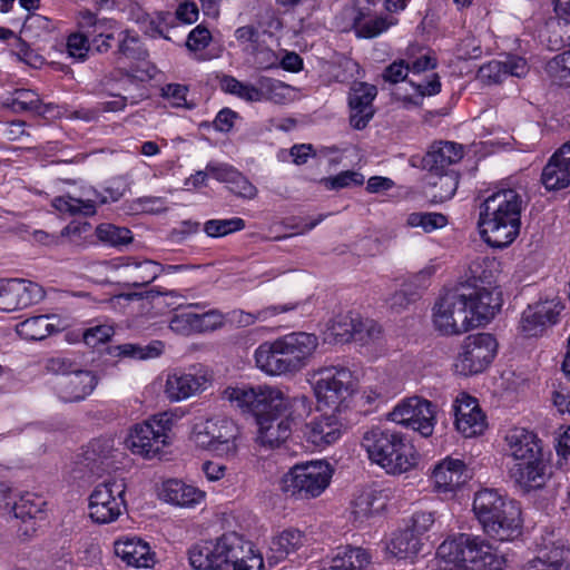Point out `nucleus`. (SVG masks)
<instances>
[{
	"mask_svg": "<svg viewBox=\"0 0 570 570\" xmlns=\"http://www.w3.org/2000/svg\"><path fill=\"white\" fill-rule=\"evenodd\" d=\"M223 399L255 416L258 426L256 442L261 448H281L292 435L294 419L288 399L271 386H228Z\"/></svg>",
	"mask_w": 570,
	"mask_h": 570,
	"instance_id": "obj_1",
	"label": "nucleus"
},
{
	"mask_svg": "<svg viewBox=\"0 0 570 570\" xmlns=\"http://www.w3.org/2000/svg\"><path fill=\"white\" fill-rule=\"evenodd\" d=\"M523 207V196L517 189L503 188L489 195L480 205L479 225L484 240L498 248L510 245L519 235Z\"/></svg>",
	"mask_w": 570,
	"mask_h": 570,
	"instance_id": "obj_2",
	"label": "nucleus"
},
{
	"mask_svg": "<svg viewBox=\"0 0 570 570\" xmlns=\"http://www.w3.org/2000/svg\"><path fill=\"white\" fill-rule=\"evenodd\" d=\"M317 346L315 334L293 332L262 343L255 350V363L267 375L295 374L307 365Z\"/></svg>",
	"mask_w": 570,
	"mask_h": 570,
	"instance_id": "obj_3",
	"label": "nucleus"
},
{
	"mask_svg": "<svg viewBox=\"0 0 570 570\" xmlns=\"http://www.w3.org/2000/svg\"><path fill=\"white\" fill-rule=\"evenodd\" d=\"M438 557L450 570H468L472 567L485 570H504L508 554L500 552L485 539L469 533H459L444 540L438 548Z\"/></svg>",
	"mask_w": 570,
	"mask_h": 570,
	"instance_id": "obj_4",
	"label": "nucleus"
},
{
	"mask_svg": "<svg viewBox=\"0 0 570 570\" xmlns=\"http://www.w3.org/2000/svg\"><path fill=\"white\" fill-rule=\"evenodd\" d=\"M368 459L389 474H401L416 464L414 448L405 436L385 426H373L362 438Z\"/></svg>",
	"mask_w": 570,
	"mask_h": 570,
	"instance_id": "obj_5",
	"label": "nucleus"
},
{
	"mask_svg": "<svg viewBox=\"0 0 570 570\" xmlns=\"http://www.w3.org/2000/svg\"><path fill=\"white\" fill-rule=\"evenodd\" d=\"M313 390L318 404L341 412L357 389L353 372L341 365L324 366L314 373Z\"/></svg>",
	"mask_w": 570,
	"mask_h": 570,
	"instance_id": "obj_6",
	"label": "nucleus"
},
{
	"mask_svg": "<svg viewBox=\"0 0 570 570\" xmlns=\"http://www.w3.org/2000/svg\"><path fill=\"white\" fill-rule=\"evenodd\" d=\"M331 478L332 471L326 462L298 463L282 478V491L297 499H313L324 492Z\"/></svg>",
	"mask_w": 570,
	"mask_h": 570,
	"instance_id": "obj_7",
	"label": "nucleus"
},
{
	"mask_svg": "<svg viewBox=\"0 0 570 570\" xmlns=\"http://www.w3.org/2000/svg\"><path fill=\"white\" fill-rule=\"evenodd\" d=\"M48 368L59 375L53 390L58 399L65 403L83 401L98 383L91 371L75 368L73 363L63 357L51 358Z\"/></svg>",
	"mask_w": 570,
	"mask_h": 570,
	"instance_id": "obj_8",
	"label": "nucleus"
},
{
	"mask_svg": "<svg viewBox=\"0 0 570 570\" xmlns=\"http://www.w3.org/2000/svg\"><path fill=\"white\" fill-rule=\"evenodd\" d=\"M148 56L138 33L130 29H127L111 53L115 69L130 82H142L153 78L155 68L147 62Z\"/></svg>",
	"mask_w": 570,
	"mask_h": 570,
	"instance_id": "obj_9",
	"label": "nucleus"
},
{
	"mask_svg": "<svg viewBox=\"0 0 570 570\" xmlns=\"http://www.w3.org/2000/svg\"><path fill=\"white\" fill-rule=\"evenodd\" d=\"M470 294L453 288L448 291L435 304L433 324L443 335H458L472 328L471 317L465 306V298Z\"/></svg>",
	"mask_w": 570,
	"mask_h": 570,
	"instance_id": "obj_10",
	"label": "nucleus"
},
{
	"mask_svg": "<svg viewBox=\"0 0 570 570\" xmlns=\"http://www.w3.org/2000/svg\"><path fill=\"white\" fill-rule=\"evenodd\" d=\"M165 416L166 414L161 415L160 419L135 424L130 429L126 443L134 454L144 459H154L169 444V420Z\"/></svg>",
	"mask_w": 570,
	"mask_h": 570,
	"instance_id": "obj_11",
	"label": "nucleus"
},
{
	"mask_svg": "<svg viewBox=\"0 0 570 570\" xmlns=\"http://www.w3.org/2000/svg\"><path fill=\"white\" fill-rule=\"evenodd\" d=\"M473 512L479 520L484 533H498L499 527H494L493 518L505 520V525H512L517 520V501L501 495L497 490L483 489L475 493ZM510 529L507 527V530Z\"/></svg>",
	"mask_w": 570,
	"mask_h": 570,
	"instance_id": "obj_12",
	"label": "nucleus"
},
{
	"mask_svg": "<svg viewBox=\"0 0 570 570\" xmlns=\"http://www.w3.org/2000/svg\"><path fill=\"white\" fill-rule=\"evenodd\" d=\"M497 348L498 343L489 333L469 335L454 363L455 371L464 376L481 373L493 361Z\"/></svg>",
	"mask_w": 570,
	"mask_h": 570,
	"instance_id": "obj_13",
	"label": "nucleus"
},
{
	"mask_svg": "<svg viewBox=\"0 0 570 570\" xmlns=\"http://www.w3.org/2000/svg\"><path fill=\"white\" fill-rule=\"evenodd\" d=\"M126 484L121 479H112L98 484L89 498L90 518L97 523H110L126 509Z\"/></svg>",
	"mask_w": 570,
	"mask_h": 570,
	"instance_id": "obj_14",
	"label": "nucleus"
},
{
	"mask_svg": "<svg viewBox=\"0 0 570 570\" xmlns=\"http://www.w3.org/2000/svg\"><path fill=\"white\" fill-rule=\"evenodd\" d=\"M389 420L417 431L422 436H430L434 430L435 405L420 396H412L400 402L389 414Z\"/></svg>",
	"mask_w": 570,
	"mask_h": 570,
	"instance_id": "obj_15",
	"label": "nucleus"
},
{
	"mask_svg": "<svg viewBox=\"0 0 570 570\" xmlns=\"http://www.w3.org/2000/svg\"><path fill=\"white\" fill-rule=\"evenodd\" d=\"M458 291L470 294L465 298V306L471 317L472 327L489 322L502 306V293L499 288L479 286V284H461Z\"/></svg>",
	"mask_w": 570,
	"mask_h": 570,
	"instance_id": "obj_16",
	"label": "nucleus"
},
{
	"mask_svg": "<svg viewBox=\"0 0 570 570\" xmlns=\"http://www.w3.org/2000/svg\"><path fill=\"white\" fill-rule=\"evenodd\" d=\"M233 535H223L216 542L207 541L189 550V563L195 570H228V558H236Z\"/></svg>",
	"mask_w": 570,
	"mask_h": 570,
	"instance_id": "obj_17",
	"label": "nucleus"
},
{
	"mask_svg": "<svg viewBox=\"0 0 570 570\" xmlns=\"http://www.w3.org/2000/svg\"><path fill=\"white\" fill-rule=\"evenodd\" d=\"M124 195V188L120 186H108L102 193L95 189L87 193L86 198H77L72 196H60L53 199V207L61 213L72 216H92L96 214L97 205L117 202Z\"/></svg>",
	"mask_w": 570,
	"mask_h": 570,
	"instance_id": "obj_18",
	"label": "nucleus"
},
{
	"mask_svg": "<svg viewBox=\"0 0 570 570\" xmlns=\"http://www.w3.org/2000/svg\"><path fill=\"white\" fill-rule=\"evenodd\" d=\"M45 296L40 285L24 279H0V311L12 312L40 302Z\"/></svg>",
	"mask_w": 570,
	"mask_h": 570,
	"instance_id": "obj_19",
	"label": "nucleus"
},
{
	"mask_svg": "<svg viewBox=\"0 0 570 570\" xmlns=\"http://www.w3.org/2000/svg\"><path fill=\"white\" fill-rule=\"evenodd\" d=\"M563 309V304L557 297L539 301L529 305L522 313L520 328L527 336H538L547 327L556 324Z\"/></svg>",
	"mask_w": 570,
	"mask_h": 570,
	"instance_id": "obj_20",
	"label": "nucleus"
},
{
	"mask_svg": "<svg viewBox=\"0 0 570 570\" xmlns=\"http://www.w3.org/2000/svg\"><path fill=\"white\" fill-rule=\"evenodd\" d=\"M377 95L374 85L354 82L348 92L350 124L354 129H364L374 116L373 100Z\"/></svg>",
	"mask_w": 570,
	"mask_h": 570,
	"instance_id": "obj_21",
	"label": "nucleus"
},
{
	"mask_svg": "<svg viewBox=\"0 0 570 570\" xmlns=\"http://www.w3.org/2000/svg\"><path fill=\"white\" fill-rule=\"evenodd\" d=\"M223 324L222 314L209 311L202 314L191 311H181L171 316L169 328L179 335L188 336L193 333L213 331Z\"/></svg>",
	"mask_w": 570,
	"mask_h": 570,
	"instance_id": "obj_22",
	"label": "nucleus"
},
{
	"mask_svg": "<svg viewBox=\"0 0 570 570\" xmlns=\"http://www.w3.org/2000/svg\"><path fill=\"white\" fill-rule=\"evenodd\" d=\"M504 451L515 461H524L542 455L541 441L525 428L514 426L504 435Z\"/></svg>",
	"mask_w": 570,
	"mask_h": 570,
	"instance_id": "obj_23",
	"label": "nucleus"
},
{
	"mask_svg": "<svg viewBox=\"0 0 570 570\" xmlns=\"http://www.w3.org/2000/svg\"><path fill=\"white\" fill-rule=\"evenodd\" d=\"M45 504L42 498L33 493H26L14 501L12 513L21 535L30 537L36 532L38 522L45 518Z\"/></svg>",
	"mask_w": 570,
	"mask_h": 570,
	"instance_id": "obj_24",
	"label": "nucleus"
},
{
	"mask_svg": "<svg viewBox=\"0 0 570 570\" xmlns=\"http://www.w3.org/2000/svg\"><path fill=\"white\" fill-rule=\"evenodd\" d=\"M342 434V423L332 414L313 416L304 428V436L307 442L317 448H325L336 442Z\"/></svg>",
	"mask_w": 570,
	"mask_h": 570,
	"instance_id": "obj_25",
	"label": "nucleus"
},
{
	"mask_svg": "<svg viewBox=\"0 0 570 570\" xmlns=\"http://www.w3.org/2000/svg\"><path fill=\"white\" fill-rule=\"evenodd\" d=\"M470 479L463 461L446 458L432 472V480L439 492H453Z\"/></svg>",
	"mask_w": 570,
	"mask_h": 570,
	"instance_id": "obj_26",
	"label": "nucleus"
},
{
	"mask_svg": "<svg viewBox=\"0 0 570 570\" xmlns=\"http://www.w3.org/2000/svg\"><path fill=\"white\" fill-rule=\"evenodd\" d=\"M209 377L206 373H174L166 381V394L171 401H181L206 390Z\"/></svg>",
	"mask_w": 570,
	"mask_h": 570,
	"instance_id": "obj_27",
	"label": "nucleus"
},
{
	"mask_svg": "<svg viewBox=\"0 0 570 570\" xmlns=\"http://www.w3.org/2000/svg\"><path fill=\"white\" fill-rule=\"evenodd\" d=\"M115 553L128 566L149 568L154 564V553L147 542L137 537H122L115 542Z\"/></svg>",
	"mask_w": 570,
	"mask_h": 570,
	"instance_id": "obj_28",
	"label": "nucleus"
},
{
	"mask_svg": "<svg viewBox=\"0 0 570 570\" xmlns=\"http://www.w3.org/2000/svg\"><path fill=\"white\" fill-rule=\"evenodd\" d=\"M212 424L207 426L212 435L213 452L218 455H232L236 452V439L239 434L237 424L227 417L210 419Z\"/></svg>",
	"mask_w": 570,
	"mask_h": 570,
	"instance_id": "obj_29",
	"label": "nucleus"
},
{
	"mask_svg": "<svg viewBox=\"0 0 570 570\" xmlns=\"http://www.w3.org/2000/svg\"><path fill=\"white\" fill-rule=\"evenodd\" d=\"M305 535L297 529H286L274 535L266 552L269 564H276L285 560L291 553L304 546Z\"/></svg>",
	"mask_w": 570,
	"mask_h": 570,
	"instance_id": "obj_30",
	"label": "nucleus"
},
{
	"mask_svg": "<svg viewBox=\"0 0 570 570\" xmlns=\"http://www.w3.org/2000/svg\"><path fill=\"white\" fill-rule=\"evenodd\" d=\"M547 465L541 456L519 461L510 468L511 479L524 489H533L543 485Z\"/></svg>",
	"mask_w": 570,
	"mask_h": 570,
	"instance_id": "obj_31",
	"label": "nucleus"
},
{
	"mask_svg": "<svg viewBox=\"0 0 570 570\" xmlns=\"http://www.w3.org/2000/svg\"><path fill=\"white\" fill-rule=\"evenodd\" d=\"M462 158V150L456 144L444 141L434 144L423 157V167L431 173H446L445 169Z\"/></svg>",
	"mask_w": 570,
	"mask_h": 570,
	"instance_id": "obj_32",
	"label": "nucleus"
},
{
	"mask_svg": "<svg viewBox=\"0 0 570 570\" xmlns=\"http://www.w3.org/2000/svg\"><path fill=\"white\" fill-rule=\"evenodd\" d=\"M160 497L171 504L189 508L198 504L205 493L180 480L173 479L163 483Z\"/></svg>",
	"mask_w": 570,
	"mask_h": 570,
	"instance_id": "obj_33",
	"label": "nucleus"
},
{
	"mask_svg": "<svg viewBox=\"0 0 570 570\" xmlns=\"http://www.w3.org/2000/svg\"><path fill=\"white\" fill-rule=\"evenodd\" d=\"M554 11L558 19L549 24V46L559 50L570 45V0H554Z\"/></svg>",
	"mask_w": 570,
	"mask_h": 570,
	"instance_id": "obj_34",
	"label": "nucleus"
},
{
	"mask_svg": "<svg viewBox=\"0 0 570 570\" xmlns=\"http://www.w3.org/2000/svg\"><path fill=\"white\" fill-rule=\"evenodd\" d=\"M500 263L493 257H478L469 265V278L466 284L499 288L495 285Z\"/></svg>",
	"mask_w": 570,
	"mask_h": 570,
	"instance_id": "obj_35",
	"label": "nucleus"
},
{
	"mask_svg": "<svg viewBox=\"0 0 570 570\" xmlns=\"http://www.w3.org/2000/svg\"><path fill=\"white\" fill-rule=\"evenodd\" d=\"M541 183L548 191L567 188L570 185V166L553 154L542 169Z\"/></svg>",
	"mask_w": 570,
	"mask_h": 570,
	"instance_id": "obj_36",
	"label": "nucleus"
},
{
	"mask_svg": "<svg viewBox=\"0 0 570 570\" xmlns=\"http://www.w3.org/2000/svg\"><path fill=\"white\" fill-rule=\"evenodd\" d=\"M127 29L121 28L117 22L107 20L104 24L97 26V32L91 38V46L98 53L108 52L115 49Z\"/></svg>",
	"mask_w": 570,
	"mask_h": 570,
	"instance_id": "obj_37",
	"label": "nucleus"
},
{
	"mask_svg": "<svg viewBox=\"0 0 570 570\" xmlns=\"http://www.w3.org/2000/svg\"><path fill=\"white\" fill-rule=\"evenodd\" d=\"M49 315H38L20 322L16 326L18 335L28 341H40L55 331Z\"/></svg>",
	"mask_w": 570,
	"mask_h": 570,
	"instance_id": "obj_38",
	"label": "nucleus"
},
{
	"mask_svg": "<svg viewBox=\"0 0 570 570\" xmlns=\"http://www.w3.org/2000/svg\"><path fill=\"white\" fill-rule=\"evenodd\" d=\"M421 548V538L409 528L397 532L387 546V550L399 559L416 556Z\"/></svg>",
	"mask_w": 570,
	"mask_h": 570,
	"instance_id": "obj_39",
	"label": "nucleus"
},
{
	"mask_svg": "<svg viewBox=\"0 0 570 570\" xmlns=\"http://www.w3.org/2000/svg\"><path fill=\"white\" fill-rule=\"evenodd\" d=\"M298 307L297 303L275 304L264 307L256 313H247L244 311H234L233 321L242 326H249L256 322H265L278 314L295 311Z\"/></svg>",
	"mask_w": 570,
	"mask_h": 570,
	"instance_id": "obj_40",
	"label": "nucleus"
},
{
	"mask_svg": "<svg viewBox=\"0 0 570 570\" xmlns=\"http://www.w3.org/2000/svg\"><path fill=\"white\" fill-rule=\"evenodd\" d=\"M127 267L132 279L129 285L136 288L147 286L164 272V266L149 259L128 264Z\"/></svg>",
	"mask_w": 570,
	"mask_h": 570,
	"instance_id": "obj_41",
	"label": "nucleus"
},
{
	"mask_svg": "<svg viewBox=\"0 0 570 570\" xmlns=\"http://www.w3.org/2000/svg\"><path fill=\"white\" fill-rule=\"evenodd\" d=\"M163 347L164 345L160 341H155L145 346L135 343H124L112 346L110 353L121 357L146 360L159 356Z\"/></svg>",
	"mask_w": 570,
	"mask_h": 570,
	"instance_id": "obj_42",
	"label": "nucleus"
},
{
	"mask_svg": "<svg viewBox=\"0 0 570 570\" xmlns=\"http://www.w3.org/2000/svg\"><path fill=\"white\" fill-rule=\"evenodd\" d=\"M7 106L14 112L30 111L35 114H43L42 102L39 95L30 89H17L7 100Z\"/></svg>",
	"mask_w": 570,
	"mask_h": 570,
	"instance_id": "obj_43",
	"label": "nucleus"
},
{
	"mask_svg": "<svg viewBox=\"0 0 570 570\" xmlns=\"http://www.w3.org/2000/svg\"><path fill=\"white\" fill-rule=\"evenodd\" d=\"M233 554L236 558H228V570H262L263 559L261 556L254 554L250 549L245 553L239 539L233 537Z\"/></svg>",
	"mask_w": 570,
	"mask_h": 570,
	"instance_id": "obj_44",
	"label": "nucleus"
},
{
	"mask_svg": "<svg viewBox=\"0 0 570 570\" xmlns=\"http://www.w3.org/2000/svg\"><path fill=\"white\" fill-rule=\"evenodd\" d=\"M354 331L355 317L351 315H338L330 322L325 340L336 343H346L353 340Z\"/></svg>",
	"mask_w": 570,
	"mask_h": 570,
	"instance_id": "obj_45",
	"label": "nucleus"
},
{
	"mask_svg": "<svg viewBox=\"0 0 570 570\" xmlns=\"http://www.w3.org/2000/svg\"><path fill=\"white\" fill-rule=\"evenodd\" d=\"M436 180L432 183V203H443L453 197L456 191L459 180L455 173L435 174Z\"/></svg>",
	"mask_w": 570,
	"mask_h": 570,
	"instance_id": "obj_46",
	"label": "nucleus"
},
{
	"mask_svg": "<svg viewBox=\"0 0 570 570\" xmlns=\"http://www.w3.org/2000/svg\"><path fill=\"white\" fill-rule=\"evenodd\" d=\"M546 70L560 86H570V49L548 61Z\"/></svg>",
	"mask_w": 570,
	"mask_h": 570,
	"instance_id": "obj_47",
	"label": "nucleus"
},
{
	"mask_svg": "<svg viewBox=\"0 0 570 570\" xmlns=\"http://www.w3.org/2000/svg\"><path fill=\"white\" fill-rule=\"evenodd\" d=\"M406 224L410 227H420L425 233H432L446 226L448 218L441 213L419 212L411 213L406 218Z\"/></svg>",
	"mask_w": 570,
	"mask_h": 570,
	"instance_id": "obj_48",
	"label": "nucleus"
},
{
	"mask_svg": "<svg viewBox=\"0 0 570 570\" xmlns=\"http://www.w3.org/2000/svg\"><path fill=\"white\" fill-rule=\"evenodd\" d=\"M99 240L111 246L127 245L132 240L131 232L126 227H118L112 224H101L96 228Z\"/></svg>",
	"mask_w": 570,
	"mask_h": 570,
	"instance_id": "obj_49",
	"label": "nucleus"
},
{
	"mask_svg": "<svg viewBox=\"0 0 570 570\" xmlns=\"http://www.w3.org/2000/svg\"><path fill=\"white\" fill-rule=\"evenodd\" d=\"M245 228V220L239 217L229 219H210L204 225V232L209 237H223Z\"/></svg>",
	"mask_w": 570,
	"mask_h": 570,
	"instance_id": "obj_50",
	"label": "nucleus"
},
{
	"mask_svg": "<svg viewBox=\"0 0 570 570\" xmlns=\"http://www.w3.org/2000/svg\"><path fill=\"white\" fill-rule=\"evenodd\" d=\"M492 522H494V527H499V532L495 533H485L488 537L495 541L505 542V541H513L521 534V528H522V520H521V509L519 507V503L517 502V520L513 521L511 529L507 530V522L500 515L498 519L493 518ZM510 528V525H508Z\"/></svg>",
	"mask_w": 570,
	"mask_h": 570,
	"instance_id": "obj_51",
	"label": "nucleus"
},
{
	"mask_svg": "<svg viewBox=\"0 0 570 570\" xmlns=\"http://www.w3.org/2000/svg\"><path fill=\"white\" fill-rule=\"evenodd\" d=\"M376 497L373 491L361 492L353 501L352 513L355 521H364L377 511L381 505H375Z\"/></svg>",
	"mask_w": 570,
	"mask_h": 570,
	"instance_id": "obj_52",
	"label": "nucleus"
},
{
	"mask_svg": "<svg viewBox=\"0 0 570 570\" xmlns=\"http://www.w3.org/2000/svg\"><path fill=\"white\" fill-rule=\"evenodd\" d=\"M461 420L455 421V426L465 438L481 434L485 429V416L482 411L462 414Z\"/></svg>",
	"mask_w": 570,
	"mask_h": 570,
	"instance_id": "obj_53",
	"label": "nucleus"
},
{
	"mask_svg": "<svg viewBox=\"0 0 570 570\" xmlns=\"http://www.w3.org/2000/svg\"><path fill=\"white\" fill-rule=\"evenodd\" d=\"M364 176L355 170H345L340 174L327 177L322 180L323 185L330 190H337L342 188H350L361 186L364 184Z\"/></svg>",
	"mask_w": 570,
	"mask_h": 570,
	"instance_id": "obj_54",
	"label": "nucleus"
},
{
	"mask_svg": "<svg viewBox=\"0 0 570 570\" xmlns=\"http://www.w3.org/2000/svg\"><path fill=\"white\" fill-rule=\"evenodd\" d=\"M390 23L385 18L375 17L368 20L362 21L361 19H356L354 23L355 32L357 37L361 38H374L387 30Z\"/></svg>",
	"mask_w": 570,
	"mask_h": 570,
	"instance_id": "obj_55",
	"label": "nucleus"
},
{
	"mask_svg": "<svg viewBox=\"0 0 570 570\" xmlns=\"http://www.w3.org/2000/svg\"><path fill=\"white\" fill-rule=\"evenodd\" d=\"M507 78V69L503 61L492 60L478 70V79L487 85L501 83Z\"/></svg>",
	"mask_w": 570,
	"mask_h": 570,
	"instance_id": "obj_56",
	"label": "nucleus"
},
{
	"mask_svg": "<svg viewBox=\"0 0 570 570\" xmlns=\"http://www.w3.org/2000/svg\"><path fill=\"white\" fill-rule=\"evenodd\" d=\"M89 38L91 37L82 32L71 33L67 39L68 55L78 61H85L92 47Z\"/></svg>",
	"mask_w": 570,
	"mask_h": 570,
	"instance_id": "obj_57",
	"label": "nucleus"
},
{
	"mask_svg": "<svg viewBox=\"0 0 570 570\" xmlns=\"http://www.w3.org/2000/svg\"><path fill=\"white\" fill-rule=\"evenodd\" d=\"M353 333V341L366 344L380 337L381 326L373 320L355 317V331Z\"/></svg>",
	"mask_w": 570,
	"mask_h": 570,
	"instance_id": "obj_58",
	"label": "nucleus"
},
{
	"mask_svg": "<svg viewBox=\"0 0 570 570\" xmlns=\"http://www.w3.org/2000/svg\"><path fill=\"white\" fill-rule=\"evenodd\" d=\"M258 85L263 91V99H268L277 104L286 99V92L289 90V86L284 82L266 77H262L258 80Z\"/></svg>",
	"mask_w": 570,
	"mask_h": 570,
	"instance_id": "obj_59",
	"label": "nucleus"
},
{
	"mask_svg": "<svg viewBox=\"0 0 570 570\" xmlns=\"http://www.w3.org/2000/svg\"><path fill=\"white\" fill-rule=\"evenodd\" d=\"M114 334L115 330L111 325L100 324L91 326L83 332V342L91 347H96L108 342Z\"/></svg>",
	"mask_w": 570,
	"mask_h": 570,
	"instance_id": "obj_60",
	"label": "nucleus"
},
{
	"mask_svg": "<svg viewBox=\"0 0 570 570\" xmlns=\"http://www.w3.org/2000/svg\"><path fill=\"white\" fill-rule=\"evenodd\" d=\"M228 188L233 194L242 198L253 199L257 195V188L239 171L228 183Z\"/></svg>",
	"mask_w": 570,
	"mask_h": 570,
	"instance_id": "obj_61",
	"label": "nucleus"
},
{
	"mask_svg": "<svg viewBox=\"0 0 570 570\" xmlns=\"http://www.w3.org/2000/svg\"><path fill=\"white\" fill-rule=\"evenodd\" d=\"M210 41L212 35L209 30L206 27L198 24L189 32L186 41V47L190 51L198 52L205 49L210 43Z\"/></svg>",
	"mask_w": 570,
	"mask_h": 570,
	"instance_id": "obj_62",
	"label": "nucleus"
},
{
	"mask_svg": "<svg viewBox=\"0 0 570 570\" xmlns=\"http://www.w3.org/2000/svg\"><path fill=\"white\" fill-rule=\"evenodd\" d=\"M207 171L209 175L218 181L230 183L234 176L238 173L236 168L225 163H208Z\"/></svg>",
	"mask_w": 570,
	"mask_h": 570,
	"instance_id": "obj_63",
	"label": "nucleus"
},
{
	"mask_svg": "<svg viewBox=\"0 0 570 570\" xmlns=\"http://www.w3.org/2000/svg\"><path fill=\"white\" fill-rule=\"evenodd\" d=\"M410 72V63L404 60L392 62L384 70L383 78L385 81L397 83L406 79Z\"/></svg>",
	"mask_w": 570,
	"mask_h": 570,
	"instance_id": "obj_64",
	"label": "nucleus"
}]
</instances>
